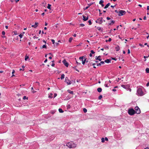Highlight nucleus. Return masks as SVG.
I'll return each mask as SVG.
<instances>
[{
  "label": "nucleus",
  "mask_w": 149,
  "mask_h": 149,
  "mask_svg": "<svg viewBox=\"0 0 149 149\" xmlns=\"http://www.w3.org/2000/svg\"><path fill=\"white\" fill-rule=\"evenodd\" d=\"M64 77H65V75L63 74L61 75V79H64Z\"/></svg>",
  "instance_id": "4be33fe9"
},
{
  "label": "nucleus",
  "mask_w": 149,
  "mask_h": 149,
  "mask_svg": "<svg viewBox=\"0 0 149 149\" xmlns=\"http://www.w3.org/2000/svg\"><path fill=\"white\" fill-rule=\"evenodd\" d=\"M104 2V1L103 0H100L99 2V4H101V5L103 7L104 6V4H103V3Z\"/></svg>",
  "instance_id": "f8f14e48"
},
{
  "label": "nucleus",
  "mask_w": 149,
  "mask_h": 149,
  "mask_svg": "<svg viewBox=\"0 0 149 149\" xmlns=\"http://www.w3.org/2000/svg\"><path fill=\"white\" fill-rule=\"evenodd\" d=\"M54 97H55L57 96V94L56 93H54Z\"/></svg>",
  "instance_id": "09e8293b"
},
{
  "label": "nucleus",
  "mask_w": 149,
  "mask_h": 149,
  "mask_svg": "<svg viewBox=\"0 0 149 149\" xmlns=\"http://www.w3.org/2000/svg\"><path fill=\"white\" fill-rule=\"evenodd\" d=\"M91 53L89 55L91 57L92 56V54H93L95 53V52L92 50H91Z\"/></svg>",
  "instance_id": "ddd939ff"
},
{
  "label": "nucleus",
  "mask_w": 149,
  "mask_h": 149,
  "mask_svg": "<svg viewBox=\"0 0 149 149\" xmlns=\"http://www.w3.org/2000/svg\"><path fill=\"white\" fill-rule=\"evenodd\" d=\"M80 25L81 26L83 27L84 26V25L83 24H81Z\"/></svg>",
  "instance_id": "c03bdc74"
},
{
  "label": "nucleus",
  "mask_w": 149,
  "mask_h": 149,
  "mask_svg": "<svg viewBox=\"0 0 149 149\" xmlns=\"http://www.w3.org/2000/svg\"><path fill=\"white\" fill-rule=\"evenodd\" d=\"M135 110H136V113L137 114H139L140 113V110L138 107H136L135 108Z\"/></svg>",
  "instance_id": "423d86ee"
},
{
  "label": "nucleus",
  "mask_w": 149,
  "mask_h": 149,
  "mask_svg": "<svg viewBox=\"0 0 149 149\" xmlns=\"http://www.w3.org/2000/svg\"><path fill=\"white\" fill-rule=\"evenodd\" d=\"M136 113L134 110L132 109H129L128 111V114L130 115H133Z\"/></svg>",
  "instance_id": "20e7f679"
},
{
  "label": "nucleus",
  "mask_w": 149,
  "mask_h": 149,
  "mask_svg": "<svg viewBox=\"0 0 149 149\" xmlns=\"http://www.w3.org/2000/svg\"><path fill=\"white\" fill-rule=\"evenodd\" d=\"M101 65V64L100 63H98V64H97V66H100V65Z\"/></svg>",
  "instance_id": "5fc2aeb1"
},
{
  "label": "nucleus",
  "mask_w": 149,
  "mask_h": 149,
  "mask_svg": "<svg viewBox=\"0 0 149 149\" xmlns=\"http://www.w3.org/2000/svg\"><path fill=\"white\" fill-rule=\"evenodd\" d=\"M115 21L113 20H111V22L109 23L108 24L109 25H111V24H113L114 23Z\"/></svg>",
  "instance_id": "a211bd4d"
},
{
  "label": "nucleus",
  "mask_w": 149,
  "mask_h": 149,
  "mask_svg": "<svg viewBox=\"0 0 149 149\" xmlns=\"http://www.w3.org/2000/svg\"><path fill=\"white\" fill-rule=\"evenodd\" d=\"M67 107L68 108H70V105L69 104L67 106Z\"/></svg>",
  "instance_id": "603ef678"
},
{
  "label": "nucleus",
  "mask_w": 149,
  "mask_h": 149,
  "mask_svg": "<svg viewBox=\"0 0 149 149\" xmlns=\"http://www.w3.org/2000/svg\"><path fill=\"white\" fill-rule=\"evenodd\" d=\"M137 92L138 95L139 96H142L144 95V93L141 88H138Z\"/></svg>",
  "instance_id": "f03ea898"
},
{
  "label": "nucleus",
  "mask_w": 149,
  "mask_h": 149,
  "mask_svg": "<svg viewBox=\"0 0 149 149\" xmlns=\"http://www.w3.org/2000/svg\"><path fill=\"white\" fill-rule=\"evenodd\" d=\"M104 48L105 49H109V47L107 46H106L104 47Z\"/></svg>",
  "instance_id": "e433bc0d"
},
{
  "label": "nucleus",
  "mask_w": 149,
  "mask_h": 149,
  "mask_svg": "<svg viewBox=\"0 0 149 149\" xmlns=\"http://www.w3.org/2000/svg\"><path fill=\"white\" fill-rule=\"evenodd\" d=\"M111 38H109V40H108V41H109V42H110L111 41Z\"/></svg>",
  "instance_id": "49530a36"
},
{
  "label": "nucleus",
  "mask_w": 149,
  "mask_h": 149,
  "mask_svg": "<svg viewBox=\"0 0 149 149\" xmlns=\"http://www.w3.org/2000/svg\"><path fill=\"white\" fill-rule=\"evenodd\" d=\"M116 49L117 51H118L120 49L119 47L118 46H117L116 47Z\"/></svg>",
  "instance_id": "5701e85b"
},
{
  "label": "nucleus",
  "mask_w": 149,
  "mask_h": 149,
  "mask_svg": "<svg viewBox=\"0 0 149 149\" xmlns=\"http://www.w3.org/2000/svg\"><path fill=\"white\" fill-rule=\"evenodd\" d=\"M47 61V59H46L44 61V62L45 63H46Z\"/></svg>",
  "instance_id": "69168bd1"
},
{
  "label": "nucleus",
  "mask_w": 149,
  "mask_h": 149,
  "mask_svg": "<svg viewBox=\"0 0 149 149\" xmlns=\"http://www.w3.org/2000/svg\"><path fill=\"white\" fill-rule=\"evenodd\" d=\"M32 92L33 93H34L36 92V91H33V90H31Z\"/></svg>",
  "instance_id": "79ce46f5"
},
{
  "label": "nucleus",
  "mask_w": 149,
  "mask_h": 149,
  "mask_svg": "<svg viewBox=\"0 0 149 149\" xmlns=\"http://www.w3.org/2000/svg\"><path fill=\"white\" fill-rule=\"evenodd\" d=\"M55 65V64L54 63H52V66L53 67H54Z\"/></svg>",
  "instance_id": "680f3d73"
},
{
  "label": "nucleus",
  "mask_w": 149,
  "mask_h": 149,
  "mask_svg": "<svg viewBox=\"0 0 149 149\" xmlns=\"http://www.w3.org/2000/svg\"><path fill=\"white\" fill-rule=\"evenodd\" d=\"M110 84H107L106 82H105V84L104 85V86L105 87H109L110 86Z\"/></svg>",
  "instance_id": "4468645a"
},
{
  "label": "nucleus",
  "mask_w": 149,
  "mask_h": 149,
  "mask_svg": "<svg viewBox=\"0 0 149 149\" xmlns=\"http://www.w3.org/2000/svg\"><path fill=\"white\" fill-rule=\"evenodd\" d=\"M107 19L108 20H110V19H111L110 18V17H107Z\"/></svg>",
  "instance_id": "3c124183"
},
{
  "label": "nucleus",
  "mask_w": 149,
  "mask_h": 149,
  "mask_svg": "<svg viewBox=\"0 0 149 149\" xmlns=\"http://www.w3.org/2000/svg\"><path fill=\"white\" fill-rule=\"evenodd\" d=\"M79 59L81 60L82 64L84 65L85 63L86 59V56H84L80 57L79 58Z\"/></svg>",
  "instance_id": "7ed1b4c3"
},
{
  "label": "nucleus",
  "mask_w": 149,
  "mask_h": 149,
  "mask_svg": "<svg viewBox=\"0 0 149 149\" xmlns=\"http://www.w3.org/2000/svg\"><path fill=\"white\" fill-rule=\"evenodd\" d=\"M97 91L99 92H100L102 91V89L100 88H98L97 89Z\"/></svg>",
  "instance_id": "dca6fc26"
},
{
  "label": "nucleus",
  "mask_w": 149,
  "mask_h": 149,
  "mask_svg": "<svg viewBox=\"0 0 149 149\" xmlns=\"http://www.w3.org/2000/svg\"><path fill=\"white\" fill-rule=\"evenodd\" d=\"M58 111L60 113H63V111L62 109H58Z\"/></svg>",
  "instance_id": "bb28decb"
},
{
  "label": "nucleus",
  "mask_w": 149,
  "mask_h": 149,
  "mask_svg": "<svg viewBox=\"0 0 149 149\" xmlns=\"http://www.w3.org/2000/svg\"><path fill=\"white\" fill-rule=\"evenodd\" d=\"M100 63L101 64H103L104 63V62L102 61H101L100 62Z\"/></svg>",
  "instance_id": "13d9d810"
},
{
  "label": "nucleus",
  "mask_w": 149,
  "mask_h": 149,
  "mask_svg": "<svg viewBox=\"0 0 149 149\" xmlns=\"http://www.w3.org/2000/svg\"><path fill=\"white\" fill-rule=\"evenodd\" d=\"M53 44H54L55 43V40L53 39H52L51 40Z\"/></svg>",
  "instance_id": "4c0bfd02"
},
{
  "label": "nucleus",
  "mask_w": 149,
  "mask_h": 149,
  "mask_svg": "<svg viewBox=\"0 0 149 149\" xmlns=\"http://www.w3.org/2000/svg\"><path fill=\"white\" fill-rule=\"evenodd\" d=\"M51 5L49 4H48L47 6V8L49 9H51Z\"/></svg>",
  "instance_id": "a878e982"
},
{
  "label": "nucleus",
  "mask_w": 149,
  "mask_h": 149,
  "mask_svg": "<svg viewBox=\"0 0 149 149\" xmlns=\"http://www.w3.org/2000/svg\"><path fill=\"white\" fill-rule=\"evenodd\" d=\"M29 56H25V61H27V60L29 58Z\"/></svg>",
  "instance_id": "c85d7f7f"
},
{
  "label": "nucleus",
  "mask_w": 149,
  "mask_h": 149,
  "mask_svg": "<svg viewBox=\"0 0 149 149\" xmlns=\"http://www.w3.org/2000/svg\"><path fill=\"white\" fill-rule=\"evenodd\" d=\"M15 72V71L14 70H13V72H12V73L13 74H14Z\"/></svg>",
  "instance_id": "e2e57ef3"
},
{
  "label": "nucleus",
  "mask_w": 149,
  "mask_h": 149,
  "mask_svg": "<svg viewBox=\"0 0 149 149\" xmlns=\"http://www.w3.org/2000/svg\"><path fill=\"white\" fill-rule=\"evenodd\" d=\"M88 16H86L84 15H83V20L84 21H86L88 19Z\"/></svg>",
  "instance_id": "9d476101"
},
{
  "label": "nucleus",
  "mask_w": 149,
  "mask_h": 149,
  "mask_svg": "<svg viewBox=\"0 0 149 149\" xmlns=\"http://www.w3.org/2000/svg\"><path fill=\"white\" fill-rule=\"evenodd\" d=\"M23 35V34H20L19 35V36L20 37V38H22V37Z\"/></svg>",
  "instance_id": "2f4dec72"
},
{
  "label": "nucleus",
  "mask_w": 149,
  "mask_h": 149,
  "mask_svg": "<svg viewBox=\"0 0 149 149\" xmlns=\"http://www.w3.org/2000/svg\"><path fill=\"white\" fill-rule=\"evenodd\" d=\"M88 22L89 23V25H91L92 24V23L91 20L88 21Z\"/></svg>",
  "instance_id": "ea45409f"
},
{
  "label": "nucleus",
  "mask_w": 149,
  "mask_h": 149,
  "mask_svg": "<svg viewBox=\"0 0 149 149\" xmlns=\"http://www.w3.org/2000/svg\"><path fill=\"white\" fill-rule=\"evenodd\" d=\"M130 50L129 49H128V52H127V53L128 54H130Z\"/></svg>",
  "instance_id": "a18cd8bd"
},
{
  "label": "nucleus",
  "mask_w": 149,
  "mask_h": 149,
  "mask_svg": "<svg viewBox=\"0 0 149 149\" xmlns=\"http://www.w3.org/2000/svg\"><path fill=\"white\" fill-rule=\"evenodd\" d=\"M42 48H46V45H45L42 46Z\"/></svg>",
  "instance_id": "c9c22d12"
},
{
  "label": "nucleus",
  "mask_w": 149,
  "mask_h": 149,
  "mask_svg": "<svg viewBox=\"0 0 149 149\" xmlns=\"http://www.w3.org/2000/svg\"><path fill=\"white\" fill-rule=\"evenodd\" d=\"M67 91L70 94H73V91H71L70 90H67Z\"/></svg>",
  "instance_id": "6ab92c4d"
},
{
  "label": "nucleus",
  "mask_w": 149,
  "mask_h": 149,
  "mask_svg": "<svg viewBox=\"0 0 149 149\" xmlns=\"http://www.w3.org/2000/svg\"><path fill=\"white\" fill-rule=\"evenodd\" d=\"M105 139L106 141H108V139L107 137H105Z\"/></svg>",
  "instance_id": "37998d69"
},
{
  "label": "nucleus",
  "mask_w": 149,
  "mask_h": 149,
  "mask_svg": "<svg viewBox=\"0 0 149 149\" xmlns=\"http://www.w3.org/2000/svg\"><path fill=\"white\" fill-rule=\"evenodd\" d=\"M23 100L28 99V97H26V96H24L23 97Z\"/></svg>",
  "instance_id": "473e14b6"
},
{
  "label": "nucleus",
  "mask_w": 149,
  "mask_h": 149,
  "mask_svg": "<svg viewBox=\"0 0 149 149\" xmlns=\"http://www.w3.org/2000/svg\"><path fill=\"white\" fill-rule=\"evenodd\" d=\"M105 62L107 63H109L111 62V61L109 59H107L105 61Z\"/></svg>",
  "instance_id": "2eb2a0df"
},
{
  "label": "nucleus",
  "mask_w": 149,
  "mask_h": 149,
  "mask_svg": "<svg viewBox=\"0 0 149 149\" xmlns=\"http://www.w3.org/2000/svg\"><path fill=\"white\" fill-rule=\"evenodd\" d=\"M148 58V56H144V58Z\"/></svg>",
  "instance_id": "bf43d9fd"
},
{
  "label": "nucleus",
  "mask_w": 149,
  "mask_h": 149,
  "mask_svg": "<svg viewBox=\"0 0 149 149\" xmlns=\"http://www.w3.org/2000/svg\"><path fill=\"white\" fill-rule=\"evenodd\" d=\"M126 12L124 10H120L119 12L118 15L119 16H121L124 15Z\"/></svg>",
  "instance_id": "0eeeda50"
},
{
  "label": "nucleus",
  "mask_w": 149,
  "mask_h": 149,
  "mask_svg": "<svg viewBox=\"0 0 149 149\" xmlns=\"http://www.w3.org/2000/svg\"><path fill=\"white\" fill-rule=\"evenodd\" d=\"M144 149H149V148L148 147L146 148H144Z\"/></svg>",
  "instance_id": "774afa93"
},
{
  "label": "nucleus",
  "mask_w": 149,
  "mask_h": 149,
  "mask_svg": "<svg viewBox=\"0 0 149 149\" xmlns=\"http://www.w3.org/2000/svg\"><path fill=\"white\" fill-rule=\"evenodd\" d=\"M31 26L34 28H36L37 26V23L36 22L35 24L32 25Z\"/></svg>",
  "instance_id": "9b49d317"
},
{
  "label": "nucleus",
  "mask_w": 149,
  "mask_h": 149,
  "mask_svg": "<svg viewBox=\"0 0 149 149\" xmlns=\"http://www.w3.org/2000/svg\"><path fill=\"white\" fill-rule=\"evenodd\" d=\"M139 45L142 47H144V46L143 45H142L141 44H139Z\"/></svg>",
  "instance_id": "de8ad7c7"
},
{
  "label": "nucleus",
  "mask_w": 149,
  "mask_h": 149,
  "mask_svg": "<svg viewBox=\"0 0 149 149\" xmlns=\"http://www.w3.org/2000/svg\"><path fill=\"white\" fill-rule=\"evenodd\" d=\"M82 44V43H80L79 44L77 45V46H80L81 44Z\"/></svg>",
  "instance_id": "6e6d98bb"
},
{
  "label": "nucleus",
  "mask_w": 149,
  "mask_h": 149,
  "mask_svg": "<svg viewBox=\"0 0 149 149\" xmlns=\"http://www.w3.org/2000/svg\"><path fill=\"white\" fill-rule=\"evenodd\" d=\"M89 8V6H87L86 8H84V10H86L87 9Z\"/></svg>",
  "instance_id": "a19ab883"
},
{
  "label": "nucleus",
  "mask_w": 149,
  "mask_h": 149,
  "mask_svg": "<svg viewBox=\"0 0 149 149\" xmlns=\"http://www.w3.org/2000/svg\"><path fill=\"white\" fill-rule=\"evenodd\" d=\"M97 29H98V30L100 31H103L102 29L100 27H97Z\"/></svg>",
  "instance_id": "f3484780"
},
{
  "label": "nucleus",
  "mask_w": 149,
  "mask_h": 149,
  "mask_svg": "<svg viewBox=\"0 0 149 149\" xmlns=\"http://www.w3.org/2000/svg\"><path fill=\"white\" fill-rule=\"evenodd\" d=\"M102 18V17L100 18L97 19L95 21L96 22L99 23L100 24H102L103 22Z\"/></svg>",
  "instance_id": "39448f33"
},
{
  "label": "nucleus",
  "mask_w": 149,
  "mask_h": 149,
  "mask_svg": "<svg viewBox=\"0 0 149 149\" xmlns=\"http://www.w3.org/2000/svg\"><path fill=\"white\" fill-rule=\"evenodd\" d=\"M53 95V93H50V95L49 96V98H52V96Z\"/></svg>",
  "instance_id": "b1692460"
},
{
  "label": "nucleus",
  "mask_w": 149,
  "mask_h": 149,
  "mask_svg": "<svg viewBox=\"0 0 149 149\" xmlns=\"http://www.w3.org/2000/svg\"><path fill=\"white\" fill-rule=\"evenodd\" d=\"M102 95H100L98 97V99L99 100H101V98H102Z\"/></svg>",
  "instance_id": "72a5a7b5"
},
{
  "label": "nucleus",
  "mask_w": 149,
  "mask_h": 149,
  "mask_svg": "<svg viewBox=\"0 0 149 149\" xmlns=\"http://www.w3.org/2000/svg\"><path fill=\"white\" fill-rule=\"evenodd\" d=\"M147 10H149V6H147Z\"/></svg>",
  "instance_id": "4d7b16f0"
},
{
  "label": "nucleus",
  "mask_w": 149,
  "mask_h": 149,
  "mask_svg": "<svg viewBox=\"0 0 149 149\" xmlns=\"http://www.w3.org/2000/svg\"><path fill=\"white\" fill-rule=\"evenodd\" d=\"M112 91H116V89H113V90H112Z\"/></svg>",
  "instance_id": "338daca9"
},
{
  "label": "nucleus",
  "mask_w": 149,
  "mask_h": 149,
  "mask_svg": "<svg viewBox=\"0 0 149 149\" xmlns=\"http://www.w3.org/2000/svg\"><path fill=\"white\" fill-rule=\"evenodd\" d=\"M110 3H108L105 6L104 8H107L110 5Z\"/></svg>",
  "instance_id": "412c9836"
},
{
  "label": "nucleus",
  "mask_w": 149,
  "mask_h": 149,
  "mask_svg": "<svg viewBox=\"0 0 149 149\" xmlns=\"http://www.w3.org/2000/svg\"><path fill=\"white\" fill-rule=\"evenodd\" d=\"M83 111L84 113H86L87 112V110L86 108H84Z\"/></svg>",
  "instance_id": "c756f323"
},
{
  "label": "nucleus",
  "mask_w": 149,
  "mask_h": 149,
  "mask_svg": "<svg viewBox=\"0 0 149 149\" xmlns=\"http://www.w3.org/2000/svg\"><path fill=\"white\" fill-rule=\"evenodd\" d=\"M66 145L70 148H75L77 146V144L71 141L68 143Z\"/></svg>",
  "instance_id": "f257e3e1"
},
{
  "label": "nucleus",
  "mask_w": 149,
  "mask_h": 149,
  "mask_svg": "<svg viewBox=\"0 0 149 149\" xmlns=\"http://www.w3.org/2000/svg\"><path fill=\"white\" fill-rule=\"evenodd\" d=\"M63 63L64 64L66 67H68V63L64 59L63 61Z\"/></svg>",
  "instance_id": "6e6552de"
},
{
  "label": "nucleus",
  "mask_w": 149,
  "mask_h": 149,
  "mask_svg": "<svg viewBox=\"0 0 149 149\" xmlns=\"http://www.w3.org/2000/svg\"><path fill=\"white\" fill-rule=\"evenodd\" d=\"M14 33L15 35H17L18 34L17 32H14Z\"/></svg>",
  "instance_id": "8fccbe9b"
},
{
  "label": "nucleus",
  "mask_w": 149,
  "mask_h": 149,
  "mask_svg": "<svg viewBox=\"0 0 149 149\" xmlns=\"http://www.w3.org/2000/svg\"><path fill=\"white\" fill-rule=\"evenodd\" d=\"M105 141V139L104 138H102L101 139V141L102 143H104Z\"/></svg>",
  "instance_id": "cd10ccee"
},
{
  "label": "nucleus",
  "mask_w": 149,
  "mask_h": 149,
  "mask_svg": "<svg viewBox=\"0 0 149 149\" xmlns=\"http://www.w3.org/2000/svg\"><path fill=\"white\" fill-rule=\"evenodd\" d=\"M146 71L147 73H149V68H146Z\"/></svg>",
  "instance_id": "393cba45"
},
{
  "label": "nucleus",
  "mask_w": 149,
  "mask_h": 149,
  "mask_svg": "<svg viewBox=\"0 0 149 149\" xmlns=\"http://www.w3.org/2000/svg\"><path fill=\"white\" fill-rule=\"evenodd\" d=\"M146 86H149V82L147 83V84H146Z\"/></svg>",
  "instance_id": "864d4df0"
},
{
  "label": "nucleus",
  "mask_w": 149,
  "mask_h": 149,
  "mask_svg": "<svg viewBox=\"0 0 149 149\" xmlns=\"http://www.w3.org/2000/svg\"><path fill=\"white\" fill-rule=\"evenodd\" d=\"M121 86L124 88H125L126 86L124 85H122Z\"/></svg>",
  "instance_id": "f704fd0d"
},
{
  "label": "nucleus",
  "mask_w": 149,
  "mask_h": 149,
  "mask_svg": "<svg viewBox=\"0 0 149 149\" xmlns=\"http://www.w3.org/2000/svg\"><path fill=\"white\" fill-rule=\"evenodd\" d=\"M72 38H70L69 40V42H71L72 40Z\"/></svg>",
  "instance_id": "7c9ffc66"
},
{
  "label": "nucleus",
  "mask_w": 149,
  "mask_h": 149,
  "mask_svg": "<svg viewBox=\"0 0 149 149\" xmlns=\"http://www.w3.org/2000/svg\"><path fill=\"white\" fill-rule=\"evenodd\" d=\"M146 16H144V18H143V19L144 20H146Z\"/></svg>",
  "instance_id": "052dcab7"
},
{
  "label": "nucleus",
  "mask_w": 149,
  "mask_h": 149,
  "mask_svg": "<svg viewBox=\"0 0 149 149\" xmlns=\"http://www.w3.org/2000/svg\"><path fill=\"white\" fill-rule=\"evenodd\" d=\"M101 56H98L96 58V59L98 60L99 61H101L102 60V59L100 58Z\"/></svg>",
  "instance_id": "aec40b11"
},
{
  "label": "nucleus",
  "mask_w": 149,
  "mask_h": 149,
  "mask_svg": "<svg viewBox=\"0 0 149 149\" xmlns=\"http://www.w3.org/2000/svg\"><path fill=\"white\" fill-rule=\"evenodd\" d=\"M2 34L3 35H5V32L4 31H3L2 32Z\"/></svg>",
  "instance_id": "58836bf2"
},
{
  "label": "nucleus",
  "mask_w": 149,
  "mask_h": 149,
  "mask_svg": "<svg viewBox=\"0 0 149 149\" xmlns=\"http://www.w3.org/2000/svg\"><path fill=\"white\" fill-rule=\"evenodd\" d=\"M47 25H48L47 23V22H45V26H47Z\"/></svg>",
  "instance_id": "0e129e2a"
},
{
  "label": "nucleus",
  "mask_w": 149,
  "mask_h": 149,
  "mask_svg": "<svg viewBox=\"0 0 149 149\" xmlns=\"http://www.w3.org/2000/svg\"><path fill=\"white\" fill-rule=\"evenodd\" d=\"M65 81L67 82V84L68 85L71 84V81L68 80V78L66 77L65 79Z\"/></svg>",
  "instance_id": "1a4fd4ad"
}]
</instances>
